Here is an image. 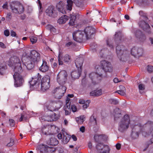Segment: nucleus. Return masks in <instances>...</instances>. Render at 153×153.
I'll return each instance as SVG.
<instances>
[{
  "label": "nucleus",
  "instance_id": "1",
  "mask_svg": "<svg viewBox=\"0 0 153 153\" xmlns=\"http://www.w3.org/2000/svg\"><path fill=\"white\" fill-rule=\"evenodd\" d=\"M130 126L132 128V131L131 134V136L132 138L134 139L137 138L139 136V134L137 131H134V129L137 128L140 126V128H144L147 127L149 129L150 133H151L152 131L153 130V122L152 121H149L144 125L142 126L141 124H139V125H137L136 124H134V125H131Z\"/></svg>",
  "mask_w": 153,
  "mask_h": 153
},
{
  "label": "nucleus",
  "instance_id": "2",
  "mask_svg": "<svg viewBox=\"0 0 153 153\" xmlns=\"http://www.w3.org/2000/svg\"><path fill=\"white\" fill-rule=\"evenodd\" d=\"M49 105H46L45 106V109L53 111L58 110L62 106V102L59 101L57 102L51 100L50 101Z\"/></svg>",
  "mask_w": 153,
  "mask_h": 153
},
{
  "label": "nucleus",
  "instance_id": "3",
  "mask_svg": "<svg viewBox=\"0 0 153 153\" xmlns=\"http://www.w3.org/2000/svg\"><path fill=\"white\" fill-rule=\"evenodd\" d=\"M130 123L129 117L128 115H125L122 118L119 124L118 130L122 132L127 129Z\"/></svg>",
  "mask_w": 153,
  "mask_h": 153
},
{
  "label": "nucleus",
  "instance_id": "4",
  "mask_svg": "<svg viewBox=\"0 0 153 153\" xmlns=\"http://www.w3.org/2000/svg\"><path fill=\"white\" fill-rule=\"evenodd\" d=\"M68 79V74L65 71L59 72L57 76V82L61 85H64Z\"/></svg>",
  "mask_w": 153,
  "mask_h": 153
},
{
  "label": "nucleus",
  "instance_id": "5",
  "mask_svg": "<svg viewBox=\"0 0 153 153\" xmlns=\"http://www.w3.org/2000/svg\"><path fill=\"white\" fill-rule=\"evenodd\" d=\"M10 6L12 11L15 13L21 14L24 11L23 5L18 2L12 3Z\"/></svg>",
  "mask_w": 153,
  "mask_h": 153
},
{
  "label": "nucleus",
  "instance_id": "6",
  "mask_svg": "<svg viewBox=\"0 0 153 153\" xmlns=\"http://www.w3.org/2000/svg\"><path fill=\"white\" fill-rule=\"evenodd\" d=\"M66 90L65 86L61 85L59 87H56L52 91L54 94V96L57 99H60L64 95Z\"/></svg>",
  "mask_w": 153,
  "mask_h": 153
},
{
  "label": "nucleus",
  "instance_id": "7",
  "mask_svg": "<svg viewBox=\"0 0 153 153\" xmlns=\"http://www.w3.org/2000/svg\"><path fill=\"white\" fill-rule=\"evenodd\" d=\"M124 47L123 45L122 46V47L119 45H117L116 47V53L120 61H124V60H122V59L126 56L128 53V51L126 50H124Z\"/></svg>",
  "mask_w": 153,
  "mask_h": 153
},
{
  "label": "nucleus",
  "instance_id": "8",
  "mask_svg": "<svg viewBox=\"0 0 153 153\" xmlns=\"http://www.w3.org/2000/svg\"><path fill=\"white\" fill-rule=\"evenodd\" d=\"M50 77L46 75L42 78L41 80V90L43 91H45L48 89L50 87Z\"/></svg>",
  "mask_w": 153,
  "mask_h": 153
},
{
  "label": "nucleus",
  "instance_id": "9",
  "mask_svg": "<svg viewBox=\"0 0 153 153\" xmlns=\"http://www.w3.org/2000/svg\"><path fill=\"white\" fill-rule=\"evenodd\" d=\"M18 72H15L13 75V77L15 80L14 85L16 87L22 85L24 82L22 76Z\"/></svg>",
  "mask_w": 153,
  "mask_h": 153
},
{
  "label": "nucleus",
  "instance_id": "10",
  "mask_svg": "<svg viewBox=\"0 0 153 153\" xmlns=\"http://www.w3.org/2000/svg\"><path fill=\"white\" fill-rule=\"evenodd\" d=\"M105 49L104 48L100 49L99 52V56L101 59H103L100 61V66L103 70L104 72L105 71Z\"/></svg>",
  "mask_w": 153,
  "mask_h": 153
},
{
  "label": "nucleus",
  "instance_id": "11",
  "mask_svg": "<svg viewBox=\"0 0 153 153\" xmlns=\"http://www.w3.org/2000/svg\"><path fill=\"white\" fill-rule=\"evenodd\" d=\"M143 53V50L141 48L134 47L131 50V55L135 57L141 56Z\"/></svg>",
  "mask_w": 153,
  "mask_h": 153
},
{
  "label": "nucleus",
  "instance_id": "12",
  "mask_svg": "<svg viewBox=\"0 0 153 153\" xmlns=\"http://www.w3.org/2000/svg\"><path fill=\"white\" fill-rule=\"evenodd\" d=\"M83 35L82 31L77 30L73 33V37L74 39L77 42H81L83 40Z\"/></svg>",
  "mask_w": 153,
  "mask_h": 153
},
{
  "label": "nucleus",
  "instance_id": "13",
  "mask_svg": "<svg viewBox=\"0 0 153 153\" xmlns=\"http://www.w3.org/2000/svg\"><path fill=\"white\" fill-rule=\"evenodd\" d=\"M21 63L20 59L16 56L11 57L9 61L7 62V64L10 67H12Z\"/></svg>",
  "mask_w": 153,
  "mask_h": 153
},
{
  "label": "nucleus",
  "instance_id": "14",
  "mask_svg": "<svg viewBox=\"0 0 153 153\" xmlns=\"http://www.w3.org/2000/svg\"><path fill=\"white\" fill-rule=\"evenodd\" d=\"M27 57L36 63L40 59V54L35 50H33L31 51L30 56Z\"/></svg>",
  "mask_w": 153,
  "mask_h": 153
},
{
  "label": "nucleus",
  "instance_id": "15",
  "mask_svg": "<svg viewBox=\"0 0 153 153\" xmlns=\"http://www.w3.org/2000/svg\"><path fill=\"white\" fill-rule=\"evenodd\" d=\"M89 77L91 80L92 82L95 84L98 83L99 81L101 79L102 75H99L98 74L93 72L91 73L89 75Z\"/></svg>",
  "mask_w": 153,
  "mask_h": 153
},
{
  "label": "nucleus",
  "instance_id": "16",
  "mask_svg": "<svg viewBox=\"0 0 153 153\" xmlns=\"http://www.w3.org/2000/svg\"><path fill=\"white\" fill-rule=\"evenodd\" d=\"M139 26L148 34L151 33L150 26L148 23L142 20L140 21L139 23Z\"/></svg>",
  "mask_w": 153,
  "mask_h": 153
},
{
  "label": "nucleus",
  "instance_id": "17",
  "mask_svg": "<svg viewBox=\"0 0 153 153\" xmlns=\"http://www.w3.org/2000/svg\"><path fill=\"white\" fill-rule=\"evenodd\" d=\"M41 76L39 73H36L35 76H33L31 81L30 82V85L33 86H35L36 88H37L39 85V84L38 82V80L41 78Z\"/></svg>",
  "mask_w": 153,
  "mask_h": 153
},
{
  "label": "nucleus",
  "instance_id": "18",
  "mask_svg": "<svg viewBox=\"0 0 153 153\" xmlns=\"http://www.w3.org/2000/svg\"><path fill=\"white\" fill-rule=\"evenodd\" d=\"M95 32V29L91 26L87 27L84 30V33L87 39H90L91 35L94 34Z\"/></svg>",
  "mask_w": 153,
  "mask_h": 153
},
{
  "label": "nucleus",
  "instance_id": "19",
  "mask_svg": "<svg viewBox=\"0 0 153 153\" xmlns=\"http://www.w3.org/2000/svg\"><path fill=\"white\" fill-rule=\"evenodd\" d=\"M60 117V115L59 113L56 114L54 113V117L53 115L45 116L43 117L42 119H44L45 121L51 122L57 120Z\"/></svg>",
  "mask_w": 153,
  "mask_h": 153
},
{
  "label": "nucleus",
  "instance_id": "20",
  "mask_svg": "<svg viewBox=\"0 0 153 153\" xmlns=\"http://www.w3.org/2000/svg\"><path fill=\"white\" fill-rule=\"evenodd\" d=\"M35 63H36V62L27 57L25 60V62L24 63V65L28 70H30L34 67Z\"/></svg>",
  "mask_w": 153,
  "mask_h": 153
},
{
  "label": "nucleus",
  "instance_id": "21",
  "mask_svg": "<svg viewBox=\"0 0 153 153\" xmlns=\"http://www.w3.org/2000/svg\"><path fill=\"white\" fill-rule=\"evenodd\" d=\"M105 145L102 143H98L96 146V148L98 153H105Z\"/></svg>",
  "mask_w": 153,
  "mask_h": 153
},
{
  "label": "nucleus",
  "instance_id": "22",
  "mask_svg": "<svg viewBox=\"0 0 153 153\" xmlns=\"http://www.w3.org/2000/svg\"><path fill=\"white\" fill-rule=\"evenodd\" d=\"M63 137L62 140V141L64 144H67L71 138L70 135L68 134L66 132H62Z\"/></svg>",
  "mask_w": 153,
  "mask_h": 153
},
{
  "label": "nucleus",
  "instance_id": "23",
  "mask_svg": "<svg viewBox=\"0 0 153 153\" xmlns=\"http://www.w3.org/2000/svg\"><path fill=\"white\" fill-rule=\"evenodd\" d=\"M49 67L48 65L47 62L44 60L43 61V62L41 66L39 67V70L41 71L44 72L48 71Z\"/></svg>",
  "mask_w": 153,
  "mask_h": 153
},
{
  "label": "nucleus",
  "instance_id": "24",
  "mask_svg": "<svg viewBox=\"0 0 153 153\" xmlns=\"http://www.w3.org/2000/svg\"><path fill=\"white\" fill-rule=\"evenodd\" d=\"M83 59L82 58H78L76 59L75 61V64L76 67L78 69L79 68L80 69L82 67Z\"/></svg>",
  "mask_w": 153,
  "mask_h": 153
},
{
  "label": "nucleus",
  "instance_id": "25",
  "mask_svg": "<svg viewBox=\"0 0 153 153\" xmlns=\"http://www.w3.org/2000/svg\"><path fill=\"white\" fill-rule=\"evenodd\" d=\"M64 3L62 1L59 2L57 5L56 7L58 10L62 13L63 14H64L65 12L64 10Z\"/></svg>",
  "mask_w": 153,
  "mask_h": 153
},
{
  "label": "nucleus",
  "instance_id": "26",
  "mask_svg": "<svg viewBox=\"0 0 153 153\" xmlns=\"http://www.w3.org/2000/svg\"><path fill=\"white\" fill-rule=\"evenodd\" d=\"M14 68V72H18L21 73L23 71V68L21 65V63L18 64H17L12 66Z\"/></svg>",
  "mask_w": 153,
  "mask_h": 153
},
{
  "label": "nucleus",
  "instance_id": "27",
  "mask_svg": "<svg viewBox=\"0 0 153 153\" xmlns=\"http://www.w3.org/2000/svg\"><path fill=\"white\" fill-rule=\"evenodd\" d=\"M135 35L136 38L141 39V40L142 39H146L145 36L140 30H136L135 33Z\"/></svg>",
  "mask_w": 153,
  "mask_h": 153
},
{
  "label": "nucleus",
  "instance_id": "28",
  "mask_svg": "<svg viewBox=\"0 0 153 153\" xmlns=\"http://www.w3.org/2000/svg\"><path fill=\"white\" fill-rule=\"evenodd\" d=\"M122 38V34L120 31L116 32L114 35V39L116 42H119L121 41Z\"/></svg>",
  "mask_w": 153,
  "mask_h": 153
},
{
  "label": "nucleus",
  "instance_id": "29",
  "mask_svg": "<svg viewBox=\"0 0 153 153\" xmlns=\"http://www.w3.org/2000/svg\"><path fill=\"white\" fill-rule=\"evenodd\" d=\"M69 19L68 17L66 15L62 16L58 20V23L59 24L65 23Z\"/></svg>",
  "mask_w": 153,
  "mask_h": 153
},
{
  "label": "nucleus",
  "instance_id": "30",
  "mask_svg": "<svg viewBox=\"0 0 153 153\" xmlns=\"http://www.w3.org/2000/svg\"><path fill=\"white\" fill-rule=\"evenodd\" d=\"M114 120H116L117 118L121 117V114L120 110L118 108H116L114 110Z\"/></svg>",
  "mask_w": 153,
  "mask_h": 153
},
{
  "label": "nucleus",
  "instance_id": "31",
  "mask_svg": "<svg viewBox=\"0 0 153 153\" xmlns=\"http://www.w3.org/2000/svg\"><path fill=\"white\" fill-rule=\"evenodd\" d=\"M102 94V91L101 89L96 90L92 91L90 93L91 96H98L101 95Z\"/></svg>",
  "mask_w": 153,
  "mask_h": 153
},
{
  "label": "nucleus",
  "instance_id": "32",
  "mask_svg": "<svg viewBox=\"0 0 153 153\" xmlns=\"http://www.w3.org/2000/svg\"><path fill=\"white\" fill-rule=\"evenodd\" d=\"M53 6H50L46 10L45 12L49 16H52L53 13Z\"/></svg>",
  "mask_w": 153,
  "mask_h": 153
},
{
  "label": "nucleus",
  "instance_id": "33",
  "mask_svg": "<svg viewBox=\"0 0 153 153\" xmlns=\"http://www.w3.org/2000/svg\"><path fill=\"white\" fill-rule=\"evenodd\" d=\"M49 147L47 145H45L43 144H40L37 146V148L39 150L40 152H43V151L48 150Z\"/></svg>",
  "mask_w": 153,
  "mask_h": 153
},
{
  "label": "nucleus",
  "instance_id": "34",
  "mask_svg": "<svg viewBox=\"0 0 153 153\" xmlns=\"http://www.w3.org/2000/svg\"><path fill=\"white\" fill-rule=\"evenodd\" d=\"M76 16L75 15H70V19L68 23L69 25L70 26H74L75 24V20L76 19Z\"/></svg>",
  "mask_w": 153,
  "mask_h": 153
},
{
  "label": "nucleus",
  "instance_id": "35",
  "mask_svg": "<svg viewBox=\"0 0 153 153\" xmlns=\"http://www.w3.org/2000/svg\"><path fill=\"white\" fill-rule=\"evenodd\" d=\"M113 68L111 63L106 61V72H111L112 71Z\"/></svg>",
  "mask_w": 153,
  "mask_h": 153
},
{
  "label": "nucleus",
  "instance_id": "36",
  "mask_svg": "<svg viewBox=\"0 0 153 153\" xmlns=\"http://www.w3.org/2000/svg\"><path fill=\"white\" fill-rule=\"evenodd\" d=\"M71 74L72 78L75 79L78 78L80 76V73L79 72L76 71L72 72Z\"/></svg>",
  "mask_w": 153,
  "mask_h": 153
},
{
  "label": "nucleus",
  "instance_id": "37",
  "mask_svg": "<svg viewBox=\"0 0 153 153\" xmlns=\"http://www.w3.org/2000/svg\"><path fill=\"white\" fill-rule=\"evenodd\" d=\"M67 4L66 7V8L68 10L71 11L72 9L73 2L71 0H67Z\"/></svg>",
  "mask_w": 153,
  "mask_h": 153
},
{
  "label": "nucleus",
  "instance_id": "38",
  "mask_svg": "<svg viewBox=\"0 0 153 153\" xmlns=\"http://www.w3.org/2000/svg\"><path fill=\"white\" fill-rule=\"evenodd\" d=\"M42 134V135H48L50 134L48 131V128L47 127H44L41 130Z\"/></svg>",
  "mask_w": 153,
  "mask_h": 153
},
{
  "label": "nucleus",
  "instance_id": "39",
  "mask_svg": "<svg viewBox=\"0 0 153 153\" xmlns=\"http://www.w3.org/2000/svg\"><path fill=\"white\" fill-rule=\"evenodd\" d=\"M62 59L66 63H69L71 62V57L68 54L65 55L62 57Z\"/></svg>",
  "mask_w": 153,
  "mask_h": 153
},
{
  "label": "nucleus",
  "instance_id": "40",
  "mask_svg": "<svg viewBox=\"0 0 153 153\" xmlns=\"http://www.w3.org/2000/svg\"><path fill=\"white\" fill-rule=\"evenodd\" d=\"M90 122L91 123V124L93 126L96 125L97 124L96 117L93 115H92L91 117Z\"/></svg>",
  "mask_w": 153,
  "mask_h": 153
},
{
  "label": "nucleus",
  "instance_id": "41",
  "mask_svg": "<svg viewBox=\"0 0 153 153\" xmlns=\"http://www.w3.org/2000/svg\"><path fill=\"white\" fill-rule=\"evenodd\" d=\"M50 142L49 144L50 145L56 146L58 143V141L55 138H50Z\"/></svg>",
  "mask_w": 153,
  "mask_h": 153
},
{
  "label": "nucleus",
  "instance_id": "42",
  "mask_svg": "<svg viewBox=\"0 0 153 153\" xmlns=\"http://www.w3.org/2000/svg\"><path fill=\"white\" fill-rule=\"evenodd\" d=\"M85 118V117L84 116H81L78 117L76 118V121L78 124H82L84 121Z\"/></svg>",
  "mask_w": 153,
  "mask_h": 153
},
{
  "label": "nucleus",
  "instance_id": "43",
  "mask_svg": "<svg viewBox=\"0 0 153 153\" xmlns=\"http://www.w3.org/2000/svg\"><path fill=\"white\" fill-rule=\"evenodd\" d=\"M120 88H122L123 90L116 91L115 93H117L122 96H124L125 94V92L124 91L125 89V87L122 85H121L120 86Z\"/></svg>",
  "mask_w": 153,
  "mask_h": 153
},
{
  "label": "nucleus",
  "instance_id": "44",
  "mask_svg": "<svg viewBox=\"0 0 153 153\" xmlns=\"http://www.w3.org/2000/svg\"><path fill=\"white\" fill-rule=\"evenodd\" d=\"M7 68L6 65H0V74L2 75L4 73V71Z\"/></svg>",
  "mask_w": 153,
  "mask_h": 153
},
{
  "label": "nucleus",
  "instance_id": "45",
  "mask_svg": "<svg viewBox=\"0 0 153 153\" xmlns=\"http://www.w3.org/2000/svg\"><path fill=\"white\" fill-rule=\"evenodd\" d=\"M90 102V100H89L86 101V103H85V104L82 106V108L83 110H85L89 106Z\"/></svg>",
  "mask_w": 153,
  "mask_h": 153
},
{
  "label": "nucleus",
  "instance_id": "46",
  "mask_svg": "<svg viewBox=\"0 0 153 153\" xmlns=\"http://www.w3.org/2000/svg\"><path fill=\"white\" fill-rule=\"evenodd\" d=\"M30 42L32 44H34L37 41V38L36 37L31 36L30 37Z\"/></svg>",
  "mask_w": 153,
  "mask_h": 153
},
{
  "label": "nucleus",
  "instance_id": "47",
  "mask_svg": "<svg viewBox=\"0 0 153 153\" xmlns=\"http://www.w3.org/2000/svg\"><path fill=\"white\" fill-rule=\"evenodd\" d=\"M109 101L110 103L114 105L117 104L118 103V102L117 100L113 99H110Z\"/></svg>",
  "mask_w": 153,
  "mask_h": 153
},
{
  "label": "nucleus",
  "instance_id": "48",
  "mask_svg": "<svg viewBox=\"0 0 153 153\" xmlns=\"http://www.w3.org/2000/svg\"><path fill=\"white\" fill-rule=\"evenodd\" d=\"M14 144V140L12 138L10 139V142L8 143L6 146L8 147H10L13 146Z\"/></svg>",
  "mask_w": 153,
  "mask_h": 153
},
{
  "label": "nucleus",
  "instance_id": "49",
  "mask_svg": "<svg viewBox=\"0 0 153 153\" xmlns=\"http://www.w3.org/2000/svg\"><path fill=\"white\" fill-rule=\"evenodd\" d=\"M147 70L148 72L151 73L153 72V66L151 65H148Z\"/></svg>",
  "mask_w": 153,
  "mask_h": 153
},
{
  "label": "nucleus",
  "instance_id": "50",
  "mask_svg": "<svg viewBox=\"0 0 153 153\" xmlns=\"http://www.w3.org/2000/svg\"><path fill=\"white\" fill-rule=\"evenodd\" d=\"M27 118L25 114H21V117L19 120L20 121H22L23 120H25L27 119Z\"/></svg>",
  "mask_w": 153,
  "mask_h": 153
},
{
  "label": "nucleus",
  "instance_id": "51",
  "mask_svg": "<svg viewBox=\"0 0 153 153\" xmlns=\"http://www.w3.org/2000/svg\"><path fill=\"white\" fill-rule=\"evenodd\" d=\"M139 89L140 91H143L145 89V86L144 85L141 84L138 86Z\"/></svg>",
  "mask_w": 153,
  "mask_h": 153
},
{
  "label": "nucleus",
  "instance_id": "52",
  "mask_svg": "<svg viewBox=\"0 0 153 153\" xmlns=\"http://www.w3.org/2000/svg\"><path fill=\"white\" fill-rule=\"evenodd\" d=\"M9 121L10 126H14L15 124L14 120L12 119H10Z\"/></svg>",
  "mask_w": 153,
  "mask_h": 153
},
{
  "label": "nucleus",
  "instance_id": "53",
  "mask_svg": "<svg viewBox=\"0 0 153 153\" xmlns=\"http://www.w3.org/2000/svg\"><path fill=\"white\" fill-rule=\"evenodd\" d=\"M107 46L110 49H113V46L112 43H110L109 41H107Z\"/></svg>",
  "mask_w": 153,
  "mask_h": 153
},
{
  "label": "nucleus",
  "instance_id": "54",
  "mask_svg": "<svg viewBox=\"0 0 153 153\" xmlns=\"http://www.w3.org/2000/svg\"><path fill=\"white\" fill-rule=\"evenodd\" d=\"M70 103L68 102L66 103V105L65 106L64 108L65 109H70Z\"/></svg>",
  "mask_w": 153,
  "mask_h": 153
},
{
  "label": "nucleus",
  "instance_id": "55",
  "mask_svg": "<svg viewBox=\"0 0 153 153\" xmlns=\"http://www.w3.org/2000/svg\"><path fill=\"white\" fill-rule=\"evenodd\" d=\"M111 149L109 146L107 145H106V153H109Z\"/></svg>",
  "mask_w": 153,
  "mask_h": 153
},
{
  "label": "nucleus",
  "instance_id": "56",
  "mask_svg": "<svg viewBox=\"0 0 153 153\" xmlns=\"http://www.w3.org/2000/svg\"><path fill=\"white\" fill-rule=\"evenodd\" d=\"M65 115H69L71 113V109H65Z\"/></svg>",
  "mask_w": 153,
  "mask_h": 153
},
{
  "label": "nucleus",
  "instance_id": "57",
  "mask_svg": "<svg viewBox=\"0 0 153 153\" xmlns=\"http://www.w3.org/2000/svg\"><path fill=\"white\" fill-rule=\"evenodd\" d=\"M71 109L74 112H76L77 110V108L75 105H72L71 106Z\"/></svg>",
  "mask_w": 153,
  "mask_h": 153
},
{
  "label": "nucleus",
  "instance_id": "58",
  "mask_svg": "<svg viewBox=\"0 0 153 153\" xmlns=\"http://www.w3.org/2000/svg\"><path fill=\"white\" fill-rule=\"evenodd\" d=\"M79 103L80 104H83L85 103V101L83 99H80L79 100Z\"/></svg>",
  "mask_w": 153,
  "mask_h": 153
},
{
  "label": "nucleus",
  "instance_id": "59",
  "mask_svg": "<svg viewBox=\"0 0 153 153\" xmlns=\"http://www.w3.org/2000/svg\"><path fill=\"white\" fill-rule=\"evenodd\" d=\"M74 45L73 43L71 42H69L68 43H67L65 45V46L66 47H68L71 46H72Z\"/></svg>",
  "mask_w": 153,
  "mask_h": 153
},
{
  "label": "nucleus",
  "instance_id": "60",
  "mask_svg": "<svg viewBox=\"0 0 153 153\" xmlns=\"http://www.w3.org/2000/svg\"><path fill=\"white\" fill-rule=\"evenodd\" d=\"M4 34L6 36H8L10 34L9 31L7 30H5L4 32Z\"/></svg>",
  "mask_w": 153,
  "mask_h": 153
},
{
  "label": "nucleus",
  "instance_id": "61",
  "mask_svg": "<svg viewBox=\"0 0 153 153\" xmlns=\"http://www.w3.org/2000/svg\"><path fill=\"white\" fill-rule=\"evenodd\" d=\"M62 136H63V133H62V134L61 133H60L58 134L57 136L59 139H61L62 138Z\"/></svg>",
  "mask_w": 153,
  "mask_h": 153
},
{
  "label": "nucleus",
  "instance_id": "62",
  "mask_svg": "<svg viewBox=\"0 0 153 153\" xmlns=\"http://www.w3.org/2000/svg\"><path fill=\"white\" fill-rule=\"evenodd\" d=\"M116 147L117 150H119L121 148V144L119 143H117L116 145Z\"/></svg>",
  "mask_w": 153,
  "mask_h": 153
},
{
  "label": "nucleus",
  "instance_id": "63",
  "mask_svg": "<svg viewBox=\"0 0 153 153\" xmlns=\"http://www.w3.org/2000/svg\"><path fill=\"white\" fill-rule=\"evenodd\" d=\"M11 13H9L7 14L6 18L9 19H10L11 18Z\"/></svg>",
  "mask_w": 153,
  "mask_h": 153
},
{
  "label": "nucleus",
  "instance_id": "64",
  "mask_svg": "<svg viewBox=\"0 0 153 153\" xmlns=\"http://www.w3.org/2000/svg\"><path fill=\"white\" fill-rule=\"evenodd\" d=\"M10 35L12 36H15L16 35V33L13 30H11L10 31Z\"/></svg>",
  "mask_w": 153,
  "mask_h": 153
}]
</instances>
